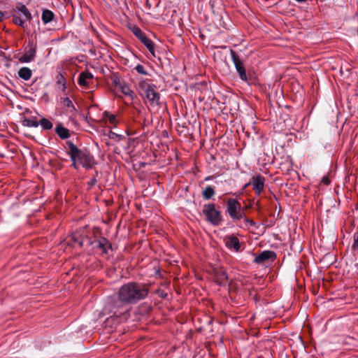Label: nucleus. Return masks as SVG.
Here are the masks:
<instances>
[{
	"instance_id": "nucleus-27",
	"label": "nucleus",
	"mask_w": 358,
	"mask_h": 358,
	"mask_svg": "<svg viewBox=\"0 0 358 358\" xmlns=\"http://www.w3.org/2000/svg\"><path fill=\"white\" fill-rule=\"evenodd\" d=\"M63 104L71 112L76 111V108H75L72 101L69 97H66V98L64 99Z\"/></svg>"
},
{
	"instance_id": "nucleus-33",
	"label": "nucleus",
	"mask_w": 358,
	"mask_h": 358,
	"mask_svg": "<svg viewBox=\"0 0 358 358\" xmlns=\"http://www.w3.org/2000/svg\"><path fill=\"white\" fill-rule=\"evenodd\" d=\"M6 13L1 10H0V22H3L5 19Z\"/></svg>"
},
{
	"instance_id": "nucleus-5",
	"label": "nucleus",
	"mask_w": 358,
	"mask_h": 358,
	"mask_svg": "<svg viewBox=\"0 0 358 358\" xmlns=\"http://www.w3.org/2000/svg\"><path fill=\"white\" fill-rule=\"evenodd\" d=\"M66 145L68 148L67 154L69 155L71 161L72 162V166L78 169V163L80 161L83 155L86 152L87 149H79L72 141H66Z\"/></svg>"
},
{
	"instance_id": "nucleus-25",
	"label": "nucleus",
	"mask_w": 358,
	"mask_h": 358,
	"mask_svg": "<svg viewBox=\"0 0 358 358\" xmlns=\"http://www.w3.org/2000/svg\"><path fill=\"white\" fill-rule=\"evenodd\" d=\"M39 124H41L43 129L49 130L51 129L53 127L52 123L48 120L47 118L43 117L40 122Z\"/></svg>"
},
{
	"instance_id": "nucleus-14",
	"label": "nucleus",
	"mask_w": 358,
	"mask_h": 358,
	"mask_svg": "<svg viewBox=\"0 0 358 358\" xmlns=\"http://www.w3.org/2000/svg\"><path fill=\"white\" fill-rule=\"evenodd\" d=\"M215 280L218 285L224 286L227 283L228 275L224 270L216 269L215 271Z\"/></svg>"
},
{
	"instance_id": "nucleus-3",
	"label": "nucleus",
	"mask_w": 358,
	"mask_h": 358,
	"mask_svg": "<svg viewBox=\"0 0 358 358\" xmlns=\"http://www.w3.org/2000/svg\"><path fill=\"white\" fill-rule=\"evenodd\" d=\"M227 212L233 220H241L245 213L241 203L233 198H229L227 201Z\"/></svg>"
},
{
	"instance_id": "nucleus-2",
	"label": "nucleus",
	"mask_w": 358,
	"mask_h": 358,
	"mask_svg": "<svg viewBox=\"0 0 358 358\" xmlns=\"http://www.w3.org/2000/svg\"><path fill=\"white\" fill-rule=\"evenodd\" d=\"M138 89L145 95L152 107L160 108L162 106L161 95L157 91L155 85L148 79H140L138 83Z\"/></svg>"
},
{
	"instance_id": "nucleus-37",
	"label": "nucleus",
	"mask_w": 358,
	"mask_h": 358,
	"mask_svg": "<svg viewBox=\"0 0 358 358\" xmlns=\"http://www.w3.org/2000/svg\"><path fill=\"white\" fill-rule=\"evenodd\" d=\"M296 1H298V2H304V1H306V0H296Z\"/></svg>"
},
{
	"instance_id": "nucleus-26",
	"label": "nucleus",
	"mask_w": 358,
	"mask_h": 358,
	"mask_svg": "<svg viewBox=\"0 0 358 358\" xmlns=\"http://www.w3.org/2000/svg\"><path fill=\"white\" fill-rule=\"evenodd\" d=\"M352 248L355 256L358 257V231L354 234Z\"/></svg>"
},
{
	"instance_id": "nucleus-11",
	"label": "nucleus",
	"mask_w": 358,
	"mask_h": 358,
	"mask_svg": "<svg viewBox=\"0 0 358 358\" xmlns=\"http://www.w3.org/2000/svg\"><path fill=\"white\" fill-rule=\"evenodd\" d=\"M276 259V254L271 250H264L255 258L257 264H264L268 261L273 262Z\"/></svg>"
},
{
	"instance_id": "nucleus-32",
	"label": "nucleus",
	"mask_w": 358,
	"mask_h": 358,
	"mask_svg": "<svg viewBox=\"0 0 358 358\" xmlns=\"http://www.w3.org/2000/svg\"><path fill=\"white\" fill-rule=\"evenodd\" d=\"M322 181L325 185H329L330 183V180L329 179L328 177H326V176L322 178Z\"/></svg>"
},
{
	"instance_id": "nucleus-36",
	"label": "nucleus",
	"mask_w": 358,
	"mask_h": 358,
	"mask_svg": "<svg viewBox=\"0 0 358 358\" xmlns=\"http://www.w3.org/2000/svg\"><path fill=\"white\" fill-rule=\"evenodd\" d=\"M210 178H211V177H210V176L206 177V178H205V180H210Z\"/></svg>"
},
{
	"instance_id": "nucleus-18",
	"label": "nucleus",
	"mask_w": 358,
	"mask_h": 358,
	"mask_svg": "<svg viewBox=\"0 0 358 358\" xmlns=\"http://www.w3.org/2000/svg\"><path fill=\"white\" fill-rule=\"evenodd\" d=\"M18 76L24 80H29L32 76V71L28 67H22L18 70Z\"/></svg>"
},
{
	"instance_id": "nucleus-30",
	"label": "nucleus",
	"mask_w": 358,
	"mask_h": 358,
	"mask_svg": "<svg viewBox=\"0 0 358 358\" xmlns=\"http://www.w3.org/2000/svg\"><path fill=\"white\" fill-rule=\"evenodd\" d=\"M134 69L139 73V74H141V75H148V72L147 71L145 70V68L144 66H143L142 64H138L135 68Z\"/></svg>"
},
{
	"instance_id": "nucleus-28",
	"label": "nucleus",
	"mask_w": 358,
	"mask_h": 358,
	"mask_svg": "<svg viewBox=\"0 0 358 358\" xmlns=\"http://www.w3.org/2000/svg\"><path fill=\"white\" fill-rule=\"evenodd\" d=\"M56 83L57 85H62L63 90L66 89V80L62 74H59L56 78Z\"/></svg>"
},
{
	"instance_id": "nucleus-35",
	"label": "nucleus",
	"mask_w": 358,
	"mask_h": 358,
	"mask_svg": "<svg viewBox=\"0 0 358 358\" xmlns=\"http://www.w3.org/2000/svg\"><path fill=\"white\" fill-rule=\"evenodd\" d=\"M250 185H252L251 181L244 185L243 189H246Z\"/></svg>"
},
{
	"instance_id": "nucleus-17",
	"label": "nucleus",
	"mask_w": 358,
	"mask_h": 358,
	"mask_svg": "<svg viewBox=\"0 0 358 358\" xmlns=\"http://www.w3.org/2000/svg\"><path fill=\"white\" fill-rule=\"evenodd\" d=\"M97 247L101 250L103 254L107 255L108 250L112 249V245L106 238L101 237L97 241Z\"/></svg>"
},
{
	"instance_id": "nucleus-38",
	"label": "nucleus",
	"mask_w": 358,
	"mask_h": 358,
	"mask_svg": "<svg viewBox=\"0 0 358 358\" xmlns=\"http://www.w3.org/2000/svg\"><path fill=\"white\" fill-rule=\"evenodd\" d=\"M146 4H148V6H149V8H151V6L150 5V3H148V1L146 2Z\"/></svg>"
},
{
	"instance_id": "nucleus-19",
	"label": "nucleus",
	"mask_w": 358,
	"mask_h": 358,
	"mask_svg": "<svg viewBox=\"0 0 358 358\" xmlns=\"http://www.w3.org/2000/svg\"><path fill=\"white\" fill-rule=\"evenodd\" d=\"M103 117L106 122H108L110 124H111L114 127H116V125L118 123V122L116 119V116L113 114L110 113L108 111H105L103 113Z\"/></svg>"
},
{
	"instance_id": "nucleus-40",
	"label": "nucleus",
	"mask_w": 358,
	"mask_h": 358,
	"mask_svg": "<svg viewBox=\"0 0 358 358\" xmlns=\"http://www.w3.org/2000/svg\"><path fill=\"white\" fill-rule=\"evenodd\" d=\"M146 4H148V6H149V8H151V6L150 5V3H148V1L146 2Z\"/></svg>"
},
{
	"instance_id": "nucleus-13",
	"label": "nucleus",
	"mask_w": 358,
	"mask_h": 358,
	"mask_svg": "<svg viewBox=\"0 0 358 358\" xmlns=\"http://www.w3.org/2000/svg\"><path fill=\"white\" fill-rule=\"evenodd\" d=\"M225 245L227 248L234 249L236 252L241 249L240 241L235 236H227L225 239Z\"/></svg>"
},
{
	"instance_id": "nucleus-23",
	"label": "nucleus",
	"mask_w": 358,
	"mask_h": 358,
	"mask_svg": "<svg viewBox=\"0 0 358 358\" xmlns=\"http://www.w3.org/2000/svg\"><path fill=\"white\" fill-rule=\"evenodd\" d=\"M22 125L28 127H37L39 125V122L37 121L36 118H24L22 121Z\"/></svg>"
},
{
	"instance_id": "nucleus-31",
	"label": "nucleus",
	"mask_w": 358,
	"mask_h": 358,
	"mask_svg": "<svg viewBox=\"0 0 358 358\" xmlns=\"http://www.w3.org/2000/svg\"><path fill=\"white\" fill-rule=\"evenodd\" d=\"M242 219H243V220L245 222L247 226H254V225H255V222L253 220L248 219L245 216V214H244V217Z\"/></svg>"
},
{
	"instance_id": "nucleus-6",
	"label": "nucleus",
	"mask_w": 358,
	"mask_h": 358,
	"mask_svg": "<svg viewBox=\"0 0 358 358\" xmlns=\"http://www.w3.org/2000/svg\"><path fill=\"white\" fill-rule=\"evenodd\" d=\"M132 33L141 41V42L147 48L149 52L153 55H155V43L148 38L145 34L136 25L131 28Z\"/></svg>"
},
{
	"instance_id": "nucleus-21",
	"label": "nucleus",
	"mask_w": 358,
	"mask_h": 358,
	"mask_svg": "<svg viewBox=\"0 0 358 358\" xmlns=\"http://www.w3.org/2000/svg\"><path fill=\"white\" fill-rule=\"evenodd\" d=\"M215 194V188L212 186H207L202 191V196L205 200L210 199Z\"/></svg>"
},
{
	"instance_id": "nucleus-9",
	"label": "nucleus",
	"mask_w": 358,
	"mask_h": 358,
	"mask_svg": "<svg viewBox=\"0 0 358 358\" xmlns=\"http://www.w3.org/2000/svg\"><path fill=\"white\" fill-rule=\"evenodd\" d=\"M36 55V45L32 41L28 43L24 54L18 58L20 63H29L34 60Z\"/></svg>"
},
{
	"instance_id": "nucleus-10",
	"label": "nucleus",
	"mask_w": 358,
	"mask_h": 358,
	"mask_svg": "<svg viewBox=\"0 0 358 358\" xmlns=\"http://www.w3.org/2000/svg\"><path fill=\"white\" fill-rule=\"evenodd\" d=\"M265 178L261 175H257L252 178V188L257 196H259L264 188Z\"/></svg>"
},
{
	"instance_id": "nucleus-34",
	"label": "nucleus",
	"mask_w": 358,
	"mask_h": 358,
	"mask_svg": "<svg viewBox=\"0 0 358 358\" xmlns=\"http://www.w3.org/2000/svg\"><path fill=\"white\" fill-rule=\"evenodd\" d=\"M96 182H97L96 179L95 178H93L90 180V185H96Z\"/></svg>"
},
{
	"instance_id": "nucleus-12",
	"label": "nucleus",
	"mask_w": 358,
	"mask_h": 358,
	"mask_svg": "<svg viewBox=\"0 0 358 358\" xmlns=\"http://www.w3.org/2000/svg\"><path fill=\"white\" fill-rule=\"evenodd\" d=\"M79 164L82 165L83 167L90 169L93 167L94 164H96V161L94 156L90 153L89 150H86L85 154L83 155Z\"/></svg>"
},
{
	"instance_id": "nucleus-22",
	"label": "nucleus",
	"mask_w": 358,
	"mask_h": 358,
	"mask_svg": "<svg viewBox=\"0 0 358 358\" xmlns=\"http://www.w3.org/2000/svg\"><path fill=\"white\" fill-rule=\"evenodd\" d=\"M121 92L126 96L131 97V99H134L136 97V94L126 84L120 85Z\"/></svg>"
},
{
	"instance_id": "nucleus-1",
	"label": "nucleus",
	"mask_w": 358,
	"mask_h": 358,
	"mask_svg": "<svg viewBox=\"0 0 358 358\" xmlns=\"http://www.w3.org/2000/svg\"><path fill=\"white\" fill-rule=\"evenodd\" d=\"M149 288L146 284L131 282L120 287L118 291V300L111 305L113 315L107 318L106 322L117 320L126 311L123 303L135 304L147 297Z\"/></svg>"
},
{
	"instance_id": "nucleus-4",
	"label": "nucleus",
	"mask_w": 358,
	"mask_h": 358,
	"mask_svg": "<svg viewBox=\"0 0 358 358\" xmlns=\"http://www.w3.org/2000/svg\"><path fill=\"white\" fill-rule=\"evenodd\" d=\"M203 213L206 220L215 226H218L222 222L221 212L216 209L215 203L205 204L203 208Z\"/></svg>"
},
{
	"instance_id": "nucleus-20",
	"label": "nucleus",
	"mask_w": 358,
	"mask_h": 358,
	"mask_svg": "<svg viewBox=\"0 0 358 358\" xmlns=\"http://www.w3.org/2000/svg\"><path fill=\"white\" fill-rule=\"evenodd\" d=\"M55 17V14L50 10L45 9L43 10L41 20L44 24L50 22Z\"/></svg>"
},
{
	"instance_id": "nucleus-24",
	"label": "nucleus",
	"mask_w": 358,
	"mask_h": 358,
	"mask_svg": "<svg viewBox=\"0 0 358 358\" xmlns=\"http://www.w3.org/2000/svg\"><path fill=\"white\" fill-rule=\"evenodd\" d=\"M12 20L14 24L16 25H18L20 27H25V22H27L24 19H22L17 13H15V14L12 15Z\"/></svg>"
},
{
	"instance_id": "nucleus-29",
	"label": "nucleus",
	"mask_w": 358,
	"mask_h": 358,
	"mask_svg": "<svg viewBox=\"0 0 358 358\" xmlns=\"http://www.w3.org/2000/svg\"><path fill=\"white\" fill-rule=\"evenodd\" d=\"M108 137L110 139L116 140V141H120L122 139L125 138V137L123 135L117 134L112 131H110L108 133Z\"/></svg>"
},
{
	"instance_id": "nucleus-16",
	"label": "nucleus",
	"mask_w": 358,
	"mask_h": 358,
	"mask_svg": "<svg viewBox=\"0 0 358 358\" xmlns=\"http://www.w3.org/2000/svg\"><path fill=\"white\" fill-rule=\"evenodd\" d=\"M15 13H17V14L26 21H31L32 19L31 13L24 5L17 6Z\"/></svg>"
},
{
	"instance_id": "nucleus-15",
	"label": "nucleus",
	"mask_w": 358,
	"mask_h": 358,
	"mask_svg": "<svg viewBox=\"0 0 358 358\" xmlns=\"http://www.w3.org/2000/svg\"><path fill=\"white\" fill-rule=\"evenodd\" d=\"M55 133L62 139H68L71 136L69 129L64 127L62 123H58L55 129Z\"/></svg>"
},
{
	"instance_id": "nucleus-7",
	"label": "nucleus",
	"mask_w": 358,
	"mask_h": 358,
	"mask_svg": "<svg viewBox=\"0 0 358 358\" xmlns=\"http://www.w3.org/2000/svg\"><path fill=\"white\" fill-rule=\"evenodd\" d=\"M78 83L86 90H92L96 86L94 76L90 71H83L79 74Z\"/></svg>"
},
{
	"instance_id": "nucleus-39",
	"label": "nucleus",
	"mask_w": 358,
	"mask_h": 358,
	"mask_svg": "<svg viewBox=\"0 0 358 358\" xmlns=\"http://www.w3.org/2000/svg\"><path fill=\"white\" fill-rule=\"evenodd\" d=\"M146 4H148V6H149V8H151V6L150 5V3H148V1L146 2Z\"/></svg>"
},
{
	"instance_id": "nucleus-8",
	"label": "nucleus",
	"mask_w": 358,
	"mask_h": 358,
	"mask_svg": "<svg viewBox=\"0 0 358 358\" xmlns=\"http://www.w3.org/2000/svg\"><path fill=\"white\" fill-rule=\"evenodd\" d=\"M230 55L231 59L235 66L236 70L239 76V78L241 80L248 82V77L245 71V69L240 59L238 54L233 50H230Z\"/></svg>"
}]
</instances>
